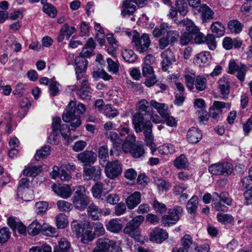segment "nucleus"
<instances>
[{"mask_svg":"<svg viewBox=\"0 0 252 252\" xmlns=\"http://www.w3.org/2000/svg\"><path fill=\"white\" fill-rule=\"evenodd\" d=\"M132 124L136 132L143 131L145 142L151 151L152 154L157 150V147L154 142V136L152 133L153 124L147 116L141 113H136L132 117Z\"/></svg>","mask_w":252,"mask_h":252,"instance_id":"1","label":"nucleus"},{"mask_svg":"<svg viewBox=\"0 0 252 252\" xmlns=\"http://www.w3.org/2000/svg\"><path fill=\"white\" fill-rule=\"evenodd\" d=\"M86 112V107L82 103H79L77 107L76 102L70 101L68 104L66 112L63 113V120L66 123H70L72 130H74L81 125L79 115L83 114Z\"/></svg>","mask_w":252,"mask_h":252,"instance_id":"2","label":"nucleus"},{"mask_svg":"<svg viewBox=\"0 0 252 252\" xmlns=\"http://www.w3.org/2000/svg\"><path fill=\"white\" fill-rule=\"evenodd\" d=\"M131 35V44L136 51L139 53L145 52L151 44L149 35L147 33H143L142 35L136 31L133 30L130 32Z\"/></svg>","mask_w":252,"mask_h":252,"instance_id":"3","label":"nucleus"},{"mask_svg":"<svg viewBox=\"0 0 252 252\" xmlns=\"http://www.w3.org/2000/svg\"><path fill=\"white\" fill-rule=\"evenodd\" d=\"M144 220V217L141 215L135 217L128 221L124 229V233L136 239L140 235L139 226Z\"/></svg>","mask_w":252,"mask_h":252,"instance_id":"4","label":"nucleus"},{"mask_svg":"<svg viewBox=\"0 0 252 252\" xmlns=\"http://www.w3.org/2000/svg\"><path fill=\"white\" fill-rule=\"evenodd\" d=\"M97 249L93 252H122L121 248L114 241L105 238L99 239L97 242Z\"/></svg>","mask_w":252,"mask_h":252,"instance_id":"5","label":"nucleus"},{"mask_svg":"<svg viewBox=\"0 0 252 252\" xmlns=\"http://www.w3.org/2000/svg\"><path fill=\"white\" fill-rule=\"evenodd\" d=\"M248 67L244 64L237 63L234 60H231L228 64L227 72L233 74L237 72L236 77L241 82L244 81Z\"/></svg>","mask_w":252,"mask_h":252,"instance_id":"6","label":"nucleus"},{"mask_svg":"<svg viewBox=\"0 0 252 252\" xmlns=\"http://www.w3.org/2000/svg\"><path fill=\"white\" fill-rule=\"evenodd\" d=\"M183 209L180 206L170 209L168 211V214L162 217L161 222L164 226L175 224L179 220L180 215L182 213Z\"/></svg>","mask_w":252,"mask_h":252,"instance_id":"7","label":"nucleus"},{"mask_svg":"<svg viewBox=\"0 0 252 252\" xmlns=\"http://www.w3.org/2000/svg\"><path fill=\"white\" fill-rule=\"evenodd\" d=\"M233 170L232 165L228 162H218L209 167V171L215 175L228 176Z\"/></svg>","mask_w":252,"mask_h":252,"instance_id":"8","label":"nucleus"},{"mask_svg":"<svg viewBox=\"0 0 252 252\" xmlns=\"http://www.w3.org/2000/svg\"><path fill=\"white\" fill-rule=\"evenodd\" d=\"M122 165L118 160L108 161L105 166V173L107 177L114 179L122 173Z\"/></svg>","mask_w":252,"mask_h":252,"instance_id":"9","label":"nucleus"},{"mask_svg":"<svg viewBox=\"0 0 252 252\" xmlns=\"http://www.w3.org/2000/svg\"><path fill=\"white\" fill-rule=\"evenodd\" d=\"M101 169L98 166H84L83 167V178L84 180H93L97 181L100 179Z\"/></svg>","mask_w":252,"mask_h":252,"instance_id":"10","label":"nucleus"},{"mask_svg":"<svg viewBox=\"0 0 252 252\" xmlns=\"http://www.w3.org/2000/svg\"><path fill=\"white\" fill-rule=\"evenodd\" d=\"M142 70L143 76L146 78L145 85L148 87L154 86L157 82V79L153 66L142 65Z\"/></svg>","mask_w":252,"mask_h":252,"instance_id":"11","label":"nucleus"},{"mask_svg":"<svg viewBox=\"0 0 252 252\" xmlns=\"http://www.w3.org/2000/svg\"><path fill=\"white\" fill-rule=\"evenodd\" d=\"M161 68L164 71H166L172 67V62L175 61V58L173 52L169 49L164 51L161 54Z\"/></svg>","mask_w":252,"mask_h":252,"instance_id":"12","label":"nucleus"},{"mask_svg":"<svg viewBox=\"0 0 252 252\" xmlns=\"http://www.w3.org/2000/svg\"><path fill=\"white\" fill-rule=\"evenodd\" d=\"M229 103L220 101H215L213 105L210 109L209 116L214 119L218 120L222 111V109L224 108H230Z\"/></svg>","mask_w":252,"mask_h":252,"instance_id":"13","label":"nucleus"},{"mask_svg":"<svg viewBox=\"0 0 252 252\" xmlns=\"http://www.w3.org/2000/svg\"><path fill=\"white\" fill-rule=\"evenodd\" d=\"M75 74L77 80H80L86 72L87 67L88 61L86 58L78 56L75 58Z\"/></svg>","mask_w":252,"mask_h":252,"instance_id":"14","label":"nucleus"},{"mask_svg":"<svg viewBox=\"0 0 252 252\" xmlns=\"http://www.w3.org/2000/svg\"><path fill=\"white\" fill-rule=\"evenodd\" d=\"M97 155L92 151H85L77 155V158L85 164V166L93 164L96 160Z\"/></svg>","mask_w":252,"mask_h":252,"instance_id":"15","label":"nucleus"},{"mask_svg":"<svg viewBox=\"0 0 252 252\" xmlns=\"http://www.w3.org/2000/svg\"><path fill=\"white\" fill-rule=\"evenodd\" d=\"M105 136L109 139L113 145V148L117 151H121V146L123 142V134L115 131H108L105 133Z\"/></svg>","mask_w":252,"mask_h":252,"instance_id":"16","label":"nucleus"},{"mask_svg":"<svg viewBox=\"0 0 252 252\" xmlns=\"http://www.w3.org/2000/svg\"><path fill=\"white\" fill-rule=\"evenodd\" d=\"M168 235L167 232L162 228L156 227L150 233L149 240L154 243H161L166 239Z\"/></svg>","mask_w":252,"mask_h":252,"instance_id":"17","label":"nucleus"},{"mask_svg":"<svg viewBox=\"0 0 252 252\" xmlns=\"http://www.w3.org/2000/svg\"><path fill=\"white\" fill-rule=\"evenodd\" d=\"M52 189L57 195L63 199L69 198L72 194V190L70 186L66 184H54L52 186Z\"/></svg>","mask_w":252,"mask_h":252,"instance_id":"18","label":"nucleus"},{"mask_svg":"<svg viewBox=\"0 0 252 252\" xmlns=\"http://www.w3.org/2000/svg\"><path fill=\"white\" fill-rule=\"evenodd\" d=\"M141 202V194L136 191L129 195L125 200V204L128 209L132 210L137 207Z\"/></svg>","mask_w":252,"mask_h":252,"instance_id":"19","label":"nucleus"},{"mask_svg":"<svg viewBox=\"0 0 252 252\" xmlns=\"http://www.w3.org/2000/svg\"><path fill=\"white\" fill-rule=\"evenodd\" d=\"M182 248L189 252H193L197 248V244L193 241L192 237L189 234H185L181 239Z\"/></svg>","mask_w":252,"mask_h":252,"instance_id":"20","label":"nucleus"},{"mask_svg":"<svg viewBox=\"0 0 252 252\" xmlns=\"http://www.w3.org/2000/svg\"><path fill=\"white\" fill-rule=\"evenodd\" d=\"M218 83V89L223 98L226 99L230 93V83L228 79L224 76L222 77L219 79Z\"/></svg>","mask_w":252,"mask_h":252,"instance_id":"21","label":"nucleus"},{"mask_svg":"<svg viewBox=\"0 0 252 252\" xmlns=\"http://www.w3.org/2000/svg\"><path fill=\"white\" fill-rule=\"evenodd\" d=\"M211 59L210 53L208 51H203L198 54L194 59V63L199 66L207 65Z\"/></svg>","mask_w":252,"mask_h":252,"instance_id":"22","label":"nucleus"},{"mask_svg":"<svg viewBox=\"0 0 252 252\" xmlns=\"http://www.w3.org/2000/svg\"><path fill=\"white\" fill-rule=\"evenodd\" d=\"M123 225L122 220L117 218L110 220L106 224L107 230L111 232L117 233L123 228Z\"/></svg>","mask_w":252,"mask_h":252,"instance_id":"23","label":"nucleus"},{"mask_svg":"<svg viewBox=\"0 0 252 252\" xmlns=\"http://www.w3.org/2000/svg\"><path fill=\"white\" fill-rule=\"evenodd\" d=\"M202 135L200 130L196 127H191L188 131L187 137L188 141L191 143L198 142L202 138Z\"/></svg>","mask_w":252,"mask_h":252,"instance_id":"24","label":"nucleus"},{"mask_svg":"<svg viewBox=\"0 0 252 252\" xmlns=\"http://www.w3.org/2000/svg\"><path fill=\"white\" fill-rule=\"evenodd\" d=\"M106 38L108 44V46L107 49V53L109 55L115 57L118 46V41L114 38L112 33L107 34Z\"/></svg>","mask_w":252,"mask_h":252,"instance_id":"25","label":"nucleus"},{"mask_svg":"<svg viewBox=\"0 0 252 252\" xmlns=\"http://www.w3.org/2000/svg\"><path fill=\"white\" fill-rule=\"evenodd\" d=\"M199 12L201 13L202 21L205 23L209 22L213 19L214 12L205 4L202 5L199 9Z\"/></svg>","mask_w":252,"mask_h":252,"instance_id":"26","label":"nucleus"},{"mask_svg":"<svg viewBox=\"0 0 252 252\" xmlns=\"http://www.w3.org/2000/svg\"><path fill=\"white\" fill-rule=\"evenodd\" d=\"M72 202L75 208L80 211L84 210L90 203L88 197H72Z\"/></svg>","mask_w":252,"mask_h":252,"instance_id":"27","label":"nucleus"},{"mask_svg":"<svg viewBox=\"0 0 252 252\" xmlns=\"http://www.w3.org/2000/svg\"><path fill=\"white\" fill-rule=\"evenodd\" d=\"M134 0H125L123 2L124 9L122 11L121 15L125 17L126 15H131L136 10V5Z\"/></svg>","mask_w":252,"mask_h":252,"instance_id":"28","label":"nucleus"},{"mask_svg":"<svg viewBox=\"0 0 252 252\" xmlns=\"http://www.w3.org/2000/svg\"><path fill=\"white\" fill-rule=\"evenodd\" d=\"M135 137L134 135H128L126 138L125 141L123 142L121 149L125 153H129L133 146L135 145Z\"/></svg>","mask_w":252,"mask_h":252,"instance_id":"29","label":"nucleus"},{"mask_svg":"<svg viewBox=\"0 0 252 252\" xmlns=\"http://www.w3.org/2000/svg\"><path fill=\"white\" fill-rule=\"evenodd\" d=\"M71 249L70 243L65 238L61 239L58 245L54 248L53 252H69Z\"/></svg>","mask_w":252,"mask_h":252,"instance_id":"30","label":"nucleus"},{"mask_svg":"<svg viewBox=\"0 0 252 252\" xmlns=\"http://www.w3.org/2000/svg\"><path fill=\"white\" fill-rule=\"evenodd\" d=\"M42 170V166L41 165H29L26 166L23 171L24 175L30 177H35L39 174Z\"/></svg>","mask_w":252,"mask_h":252,"instance_id":"31","label":"nucleus"},{"mask_svg":"<svg viewBox=\"0 0 252 252\" xmlns=\"http://www.w3.org/2000/svg\"><path fill=\"white\" fill-rule=\"evenodd\" d=\"M149 103L146 99H142L138 101L137 104V108L138 112L137 113L144 112V115L147 116L148 114H151V111L153 108L150 106Z\"/></svg>","mask_w":252,"mask_h":252,"instance_id":"32","label":"nucleus"},{"mask_svg":"<svg viewBox=\"0 0 252 252\" xmlns=\"http://www.w3.org/2000/svg\"><path fill=\"white\" fill-rule=\"evenodd\" d=\"M150 105L157 110L162 118L168 116V107L165 103H159L155 100H152L150 101Z\"/></svg>","mask_w":252,"mask_h":252,"instance_id":"33","label":"nucleus"},{"mask_svg":"<svg viewBox=\"0 0 252 252\" xmlns=\"http://www.w3.org/2000/svg\"><path fill=\"white\" fill-rule=\"evenodd\" d=\"M210 28L213 35L216 37L222 36L225 33V28L220 22L213 23Z\"/></svg>","mask_w":252,"mask_h":252,"instance_id":"34","label":"nucleus"},{"mask_svg":"<svg viewBox=\"0 0 252 252\" xmlns=\"http://www.w3.org/2000/svg\"><path fill=\"white\" fill-rule=\"evenodd\" d=\"M242 24L237 20H230L228 24V28L231 33L237 34L243 30Z\"/></svg>","mask_w":252,"mask_h":252,"instance_id":"35","label":"nucleus"},{"mask_svg":"<svg viewBox=\"0 0 252 252\" xmlns=\"http://www.w3.org/2000/svg\"><path fill=\"white\" fill-rule=\"evenodd\" d=\"M198 205V198L196 195H193L189 200L187 204V210L189 213L191 215H194L196 213V210Z\"/></svg>","mask_w":252,"mask_h":252,"instance_id":"36","label":"nucleus"},{"mask_svg":"<svg viewBox=\"0 0 252 252\" xmlns=\"http://www.w3.org/2000/svg\"><path fill=\"white\" fill-rule=\"evenodd\" d=\"M186 85L189 90L193 92L196 75L194 73L188 72L184 75Z\"/></svg>","mask_w":252,"mask_h":252,"instance_id":"37","label":"nucleus"},{"mask_svg":"<svg viewBox=\"0 0 252 252\" xmlns=\"http://www.w3.org/2000/svg\"><path fill=\"white\" fill-rule=\"evenodd\" d=\"M88 214L93 220H97L100 217L102 211L98 206L92 204L89 206L87 209Z\"/></svg>","mask_w":252,"mask_h":252,"instance_id":"38","label":"nucleus"},{"mask_svg":"<svg viewBox=\"0 0 252 252\" xmlns=\"http://www.w3.org/2000/svg\"><path fill=\"white\" fill-rule=\"evenodd\" d=\"M131 156L135 158H141L144 157L145 154L144 145L142 144H135L133 146L129 153Z\"/></svg>","mask_w":252,"mask_h":252,"instance_id":"39","label":"nucleus"},{"mask_svg":"<svg viewBox=\"0 0 252 252\" xmlns=\"http://www.w3.org/2000/svg\"><path fill=\"white\" fill-rule=\"evenodd\" d=\"M94 238V233L89 228H83L82 229L81 241L83 244H88L90 242L93 240Z\"/></svg>","mask_w":252,"mask_h":252,"instance_id":"40","label":"nucleus"},{"mask_svg":"<svg viewBox=\"0 0 252 252\" xmlns=\"http://www.w3.org/2000/svg\"><path fill=\"white\" fill-rule=\"evenodd\" d=\"M182 23L186 26L188 32L191 34H195L200 31L199 29L195 26L194 23L189 19H183Z\"/></svg>","mask_w":252,"mask_h":252,"instance_id":"41","label":"nucleus"},{"mask_svg":"<svg viewBox=\"0 0 252 252\" xmlns=\"http://www.w3.org/2000/svg\"><path fill=\"white\" fill-rule=\"evenodd\" d=\"M42 229V226L37 220H34L27 228L29 234L32 236H35L39 233Z\"/></svg>","mask_w":252,"mask_h":252,"instance_id":"42","label":"nucleus"},{"mask_svg":"<svg viewBox=\"0 0 252 252\" xmlns=\"http://www.w3.org/2000/svg\"><path fill=\"white\" fill-rule=\"evenodd\" d=\"M171 27L166 23L161 24L159 26L156 27L153 31L154 36L158 37L164 35L168 30L171 29Z\"/></svg>","mask_w":252,"mask_h":252,"instance_id":"43","label":"nucleus"},{"mask_svg":"<svg viewBox=\"0 0 252 252\" xmlns=\"http://www.w3.org/2000/svg\"><path fill=\"white\" fill-rule=\"evenodd\" d=\"M213 196L215 199H219L220 201L230 206L232 203V199L227 192H222L220 194L217 192L213 193Z\"/></svg>","mask_w":252,"mask_h":252,"instance_id":"44","label":"nucleus"},{"mask_svg":"<svg viewBox=\"0 0 252 252\" xmlns=\"http://www.w3.org/2000/svg\"><path fill=\"white\" fill-rule=\"evenodd\" d=\"M207 86V79L202 75L196 76L194 83V89L198 91L204 90Z\"/></svg>","mask_w":252,"mask_h":252,"instance_id":"45","label":"nucleus"},{"mask_svg":"<svg viewBox=\"0 0 252 252\" xmlns=\"http://www.w3.org/2000/svg\"><path fill=\"white\" fill-rule=\"evenodd\" d=\"M108 71L113 74H117L119 70V63L118 61H114L110 58L106 59Z\"/></svg>","mask_w":252,"mask_h":252,"instance_id":"46","label":"nucleus"},{"mask_svg":"<svg viewBox=\"0 0 252 252\" xmlns=\"http://www.w3.org/2000/svg\"><path fill=\"white\" fill-rule=\"evenodd\" d=\"M122 55L124 59L128 63H134L137 59V55L131 50L124 49L122 51Z\"/></svg>","mask_w":252,"mask_h":252,"instance_id":"47","label":"nucleus"},{"mask_svg":"<svg viewBox=\"0 0 252 252\" xmlns=\"http://www.w3.org/2000/svg\"><path fill=\"white\" fill-rule=\"evenodd\" d=\"M106 189L104 185L101 182H97L92 188V192L93 196L95 198H99L101 197L103 190Z\"/></svg>","mask_w":252,"mask_h":252,"instance_id":"48","label":"nucleus"},{"mask_svg":"<svg viewBox=\"0 0 252 252\" xmlns=\"http://www.w3.org/2000/svg\"><path fill=\"white\" fill-rule=\"evenodd\" d=\"M188 165L187 158L184 155H181L174 160V166L178 169L186 168Z\"/></svg>","mask_w":252,"mask_h":252,"instance_id":"49","label":"nucleus"},{"mask_svg":"<svg viewBox=\"0 0 252 252\" xmlns=\"http://www.w3.org/2000/svg\"><path fill=\"white\" fill-rule=\"evenodd\" d=\"M155 183L159 191H167L170 188L171 186L168 182L161 178L155 179Z\"/></svg>","mask_w":252,"mask_h":252,"instance_id":"50","label":"nucleus"},{"mask_svg":"<svg viewBox=\"0 0 252 252\" xmlns=\"http://www.w3.org/2000/svg\"><path fill=\"white\" fill-rule=\"evenodd\" d=\"M103 111L104 115L108 118H113L119 115L117 109L110 104L106 105L104 106Z\"/></svg>","mask_w":252,"mask_h":252,"instance_id":"51","label":"nucleus"},{"mask_svg":"<svg viewBox=\"0 0 252 252\" xmlns=\"http://www.w3.org/2000/svg\"><path fill=\"white\" fill-rule=\"evenodd\" d=\"M175 8L182 15L185 16L188 12V5L185 0H177Z\"/></svg>","mask_w":252,"mask_h":252,"instance_id":"52","label":"nucleus"},{"mask_svg":"<svg viewBox=\"0 0 252 252\" xmlns=\"http://www.w3.org/2000/svg\"><path fill=\"white\" fill-rule=\"evenodd\" d=\"M51 152L50 147L48 146L43 147L41 149L37 151L34 158L35 160H39L40 158H45L50 155Z\"/></svg>","mask_w":252,"mask_h":252,"instance_id":"53","label":"nucleus"},{"mask_svg":"<svg viewBox=\"0 0 252 252\" xmlns=\"http://www.w3.org/2000/svg\"><path fill=\"white\" fill-rule=\"evenodd\" d=\"M98 157L99 161L105 162L107 160L109 157L108 149L107 146L104 145L101 146L98 151Z\"/></svg>","mask_w":252,"mask_h":252,"instance_id":"54","label":"nucleus"},{"mask_svg":"<svg viewBox=\"0 0 252 252\" xmlns=\"http://www.w3.org/2000/svg\"><path fill=\"white\" fill-rule=\"evenodd\" d=\"M57 226L59 228H63L67 224L66 216L63 213L59 214L56 218Z\"/></svg>","mask_w":252,"mask_h":252,"instance_id":"55","label":"nucleus"},{"mask_svg":"<svg viewBox=\"0 0 252 252\" xmlns=\"http://www.w3.org/2000/svg\"><path fill=\"white\" fill-rule=\"evenodd\" d=\"M58 208L63 212H69L73 208V205L70 202L65 200H59L57 202Z\"/></svg>","mask_w":252,"mask_h":252,"instance_id":"56","label":"nucleus"},{"mask_svg":"<svg viewBox=\"0 0 252 252\" xmlns=\"http://www.w3.org/2000/svg\"><path fill=\"white\" fill-rule=\"evenodd\" d=\"M48 204L45 201H40L36 203L34 207L35 211L37 215H43L47 211Z\"/></svg>","mask_w":252,"mask_h":252,"instance_id":"57","label":"nucleus"},{"mask_svg":"<svg viewBox=\"0 0 252 252\" xmlns=\"http://www.w3.org/2000/svg\"><path fill=\"white\" fill-rule=\"evenodd\" d=\"M166 33V35L165 36L169 39L171 45H173L175 42H177L179 36L178 31L169 30Z\"/></svg>","mask_w":252,"mask_h":252,"instance_id":"58","label":"nucleus"},{"mask_svg":"<svg viewBox=\"0 0 252 252\" xmlns=\"http://www.w3.org/2000/svg\"><path fill=\"white\" fill-rule=\"evenodd\" d=\"M218 220L224 224L230 223L234 220L233 217L227 214L218 213L217 215Z\"/></svg>","mask_w":252,"mask_h":252,"instance_id":"59","label":"nucleus"},{"mask_svg":"<svg viewBox=\"0 0 252 252\" xmlns=\"http://www.w3.org/2000/svg\"><path fill=\"white\" fill-rule=\"evenodd\" d=\"M92 90L89 89H80L77 91V94L84 100H90L91 98Z\"/></svg>","mask_w":252,"mask_h":252,"instance_id":"60","label":"nucleus"},{"mask_svg":"<svg viewBox=\"0 0 252 252\" xmlns=\"http://www.w3.org/2000/svg\"><path fill=\"white\" fill-rule=\"evenodd\" d=\"M10 236L9 228L3 227L0 229V243H3L7 241Z\"/></svg>","mask_w":252,"mask_h":252,"instance_id":"61","label":"nucleus"},{"mask_svg":"<svg viewBox=\"0 0 252 252\" xmlns=\"http://www.w3.org/2000/svg\"><path fill=\"white\" fill-rule=\"evenodd\" d=\"M42 232L45 235L54 237L57 236L56 228L51 225L42 226Z\"/></svg>","mask_w":252,"mask_h":252,"instance_id":"62","label":"nucleus"},{"mask_svg":"<svg viewBox=\"0 0 252 252\" xmlns=\"http://www.w3.org/2000/svg\"><path fill=\"white\" fill-rule=\"evenodd\" d=\"M43 11L52 18H54L57 14V10L55 7L49 3L44 5Z\"/></svg>","mask_w":252,"mask_h":252,"instance_id":"63","label":"nucleus"},{"mask_svg":"<svg viewBox=\"0 0 252 252\" xmlns=\"http://www.w3.org/2000/svg\"><path fill=\"white\" fill-rule=\"evenodd\" d=\"M126 204L123 202H120L116 204L114 207V213L117 216H120L124 214L126 210Z\"/></svg>","mask_w":252,"mask_h":252,"instance_id":"64","label":"nucleus"}]
</instances>
